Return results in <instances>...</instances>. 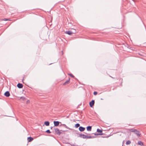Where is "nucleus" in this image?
I'll list each match as a JSON object with an SVG mask.
<instances>
[{
  "label": "nucleus",
  "instance_id": "1",
  "mask_svg": "<svg viewBox=\"0 0 146 146\" xmlns=\"http://www.w3.org/2000/svg\"><path fill=\"white\" fill-rule=\"evenodd\" d=\"M129 130L131 132L134 133L137 137H140L141 136V134L139 131L137 129L131 128L129 129Z\"/></svg>",
  "mask_w": 146,
  "mask_h": 146
},
{
  "label": "nucleus",
  "instance_id": "2",
  "mask_svg": "<svg viewBox=\"0 0 146 146\" xmlns=\"http://www.w3.org/2000/svg\"><path fill=\"white\" fill-rule=\"evenodd\" d=\"M54 129L55 133V134H57L58 135H60L61 134H62L63 133L62 132H61V131H62V132L66 131H62V130H60V131L59 129L58 128H54Z\"/></svg>",
  "mask_w": 146,
  "mask_h": 146
},
{
  "label": "nucleus",
  "instance_id": "3",
  "mask_svg": "<svg viewBox=\"0 0 146 146\" xmlns=\"http://www.w3.org/2000/svg\"><path fill=\"white\" fill-rule=\"evenodd\" d=\"M103 130L102 129H98L97 130V132L100 133H94V135H102L104 134L103 133H102Z\"/></svg>",
  "mask_w": 146,
  "mask_h": 146
},
{
  "label": "nucleus",
  "instance_id": "4",
  "mask_svg": "<svg viewBox=\"0 0 146 146\" xmlns=\"http://www.w3.org/2000/svg\"><path fill=\"white\" fill-rule=\"evenodd\" d=\"M95 103L94 100H92V101L90 102L89 103V105L91 107H92L94 105Z\"/></svg>",
  "mask_w": 146,
  "mask_h": 146
},
{
  "label": "nucleus",
  "instance_id": "5",
  "mask_svg": "<svg viewBox=\"0 0 146 146\" xmlns=\"http://www.w3.org/2000/svg\"><path fill=\"white\" fill-rule=\"evenodd\" d=\"M54 126H58L59 124L60 123H61V122H59L58 121H54L53 122Z\"/></svg>",
  "mask_w": 146,
  "mask_h": 146
},
{
  "label": "nucleus",
  "instance_id": "6",
  "mask_svg": "<svg viewBox=\"0 0 146 146\" xmlns=\"http://www.w3.org/2000/svg\"><path fill=\"white\" fill-rule=\"evenodd\" d=\"M70 78H69L68 80H67L65 82H64L63 84V85L64 86H65L68 84L70 82Z\"/></svg>",
  "mask_w": 146,
  "mask_h": 146
},
{
  "label": "nucleus",
  "instance_id": "7",
  "mask_svg": "<svg viewBox=\"0 0 146 146\" xmlns=\"http://www.w3.org/2000/svg\"><path fill=\"white\" fill-rule=\"evenodd\" d=\"M4 95L5 96L7 97H9L10 96V94L9 92L7 91L5 93Z\"/></svg>",
  "mask_w": 146,
  "mask_h": 146
},
{
  "label": "nucleus",
  "instance_id": "8",
  "mask_svg": "<svg viewBox=\"0 0 146 146\" xmlns=\"http://www.w3.org/2000/svg\"><path fill=\"white\" fill-rule=\"evenodd\" d=\"M17 87L19 88H21L23 87V86L22 84L19 83L17 86Z\"/></svg>",
  "mask_w": 146,
  "mask_h": 146
},
{
  "label": "nucleus",
  "instance_id": "9",
  "mask_svg": "<svg viewBox=\"0 0 146 146\" xmlns=\"http://www.w3.org/2000/svg\"><path fill=\"white\" fill-rule=\"evenodd\" d=\"M79 129L80 131H83L85 130V128L82 127L80 126L79 128Z\"/></svg>",
  "mask_w": 146,
  "mask_h": 146
},
{
  "label": "nucleus",
  "instance_id": "10",
  "mask_svg": "<svg viewBox=\"0 0 146 146\" xmlns=\"http://www.w3.org/2000/svg\"><path fill=\"white\" fill-rule=\"evenodd\" d=\"M72 31H71V30L66 31L65 32L66 34H68L70 35H71L72 34Z\"/></svg>",
  "mask_w": 146,
  "mask_h": 146
},
{
  "label": "nucleus",
  "instance_id": "11",
  "mask_svg": "<svg viewBox=\"0 0 146 146\" xmlns=\"http://www.w3.org/2000/svg\"><path fill=\"white\" fill-rule=\"evenodd\" d=\"M33 140V138L31 137H30L27 138V140L29 142H31Z\"/></svg>",
  "mask_w": 146,
  "mask_h": 146
},
{
  "label": "nucleus",
  "instance_id": "12",
  "mask_svg": "<svg viewBox=\"0 0 146 146\" xmlns=\"http://www.w3.org/2000/svg\"><path fill=\"white\" fill-rule=\"evenodd\" d=\"M86 129L88 131H91L92 129V126H88L86 127Z\"/></svg>",
  "mask_w": 146,
  "mask_h": 146
},
{
  "label": "nucleus",
  "instance_id": "13",
  "mask_svg": "<svg viewBox=\"0 0 146 146\" xmlns=\"http://www.w3.org/2000/svg\"><path fill=\"white\" fill-rule=\"evenodd\" d=\"M72 30H71V31H72V34H75L77 33V31L75 29H71Z\"/></svg>",
  "mask_w": 146,
  "mask_h": 146
},
{
  "label": "nucleus",
  "instance_id": "14",
  "mask_svg": "<svg viewBox=\"0 0 146 146\" xmlns=\"http://www.w3.org/2000/svg\"><path fill=\"white\" fill-rule=\"evenodd\" d=\"M63 126L64 127H65L67 129H70L68 127H67L65 124H61L60 125V126Z\"/></svg>",
  "mask_w": 146,
  "mask_h": 146
},
{
  "label": "nucleus",
  "instance_id": "15",
  "mask_svg": "<svg viewBox=\"0 0 146 146\" xmlns=\"http://www.w3.org/2000/svg\"><path fill=\"white\" fill-rule=\"evenodd\" d=\"M44 124L48 126L49 125L50 123L48 121H46L44 122Z\"/></svg>",
  "mask_w": 146,
  "mask_h": 146
},
{
  "label": "nucleus",
  "instance_id": "16",
  "mask_svg": "<svg viewBox=\"0 0 146 146\" xmlns=\"http://www.w3.org/2000/svg\"><path fill=\"white\" fill-rule=\"evenodd\" d=\"M138 144L139 145H143V143L141 141H138Z\"/></svg>",
  "mask_w": 146,
  "mask_h": 146
},
{
  "label": "nucleus",
  "instance_id": "17",
  "mask_svg": "<svg viewBox=\"0 0 146 146\" xmlns=\"http://www.w3.org/2000/svg\"><path fill=\"white\" fill-rule=\"evenodd\" d=\"M110 135H105L103 136H102V137H103V138H105V137H106V138H108V137H109L110 136Z\"/></svg>",
  "mask_w": 146,
  "mask_h": 146
},
{
  "label": "nucleus",
  "instance_id": "18",
  "mask_svg": "<svg viewBox=\"0 0 146 146\" xmlns=\"http://www.w3.org/2000/svg\"><path fill=\"white\" fill-rule=\"evenodd\" d=\"M131 143V141L129 140H128L126 142V144L127 145H128L130 144Z\"/></svg>",
  "mask_w": 146,
  "mask_h": 146
},
{
  "label": "nucleus",
  "instance_id": "19",
  "mask_svg": "<svg viewBox=\"0 0 146 146\" xmlns=\"http://www.w3.org/2000/svg\"><path fill=\"white\" fill-rule=\"evenodd\" d=\"M80 126V125L78 123H77L75 125V127L76 128H78V127H79Z\"/></svg>",
  "mask_w": 146,
  "mask_h": 146
},
{
  "label": "nucleus",
  "instance_id": "20",
  "mask_svg": "<svg viewBox=\"0 0 146 146\" xmlns=\"http://www.w3.org/2000/svg\"><path fill=\"white\" fill-rule=\"evenodd\" d=\"M20 98L23 100H26V98L25 97L23 96L21 97Z\"/></svg>",
  "mask_w": 146,
  "mask_h": 146
},
{
  "label": "nucleus",
  "instance_id": "21",
  "mask_svg": "<svg viewBox=\"0 0 146 146\" xmlns=\"http://www.w3.org/2000/svg\"><path fill=\"white\" fill-rule=\"evenodd\" d=\"M68 75L72 78H74V76L72 74H68Z\"/></svg>",
  "mask_w": 146,
  "mask_h": 146
},
{
  "label": "nucleus",
  "instance_id": "22",
  "mask_svg": "<svg viewBox=\"0 0 146 146\" xmlns=\"http://www.w3.org/2000/svg\"><path fill=\"white\" fill-rule=\"evenodd\" d=\"M45 132H46L48 133H51V132L50 131V130L49 129H48Z\"/></svg>",
  "mask_w": 146,
  "mask_h": 146
},
{
  "label": "nucleus",
  "instance_id": "23",
  "mask_svg": "<svg viewBox=\"0 0 146 146\" xmlns=\"http://www.w3.org/2000/svg\"><path fill=\"white\" fill-rule=\"evenodd\" d=\"M86 138L88 139H90V136H88V135H86Z\"/></svg>",
  "mask_w": 146,
  "mask_h": 146
},
{
  "label": "nucleus",
  "instance_id": "24",
  "mask_svg": "<svg viewBox=\"0 0 146 146\" xmlns=\"http://www.w3.org/2000/svg\"><path fill=\"white\" fill-rule=\"evenodd\" d=\"M86 135H85L83 134V136H82V138L83 139H86Z\"/></svg>",
  "mask_w": 146,
  "mask_h": 146
},
{
  "label": "nucleus",
  "instance_id": "25",
  "mask_svg": "<svg viewBox=\"0 0 146 146\" xmlns=\"http://www.w3.org/2000/svg\"><path fill=\"white\" fill-rule=\"evenodd\" d=\"M83 134H80L79 135V136L81 137L82 138V136H83Z\"/></svg>",
  "mask_w": 146,
  "mask_h": 146
},
{
  "label": "nucleus",
  "instance_id": "26",
  "mask_svg": "<svg viewBox=\"0 0 146 146\" xmlns=\"http://www.w3.org/2000/svg\"><path fill=\"white\" fill-rule=\"evenodd\" d=\"M3 20V21H7L10 20H9V19H6V18H4Z\"/></svg>",
  "mask_w": 146,
  "mask_h": 146
},
{
  "label": "nucleus",
  "instance_id": "27",
  "mask_svg": "<svg viewBox=\"0 0 146 146\" xmlns=\"http://www.w3.org/2000/svg\"><path fill=\"white\" fill-rule=\"evenodd\" d=\"M97 93H97V92H94V93H93V94H94V95H96L97 94Z\"/></svg>",
  "mask_w": 146,
  "mask_h": 146
},
{
  "label": "nucleus",
  "instance_id": "28",
  "mask_svg": "<svg viewBox=\"0 0 146 146\" xmlns=\"http://www.w3.org/2000/svg\"><path fill=\"white\" fill-rule=\"evenodd\" d=\"M90 136V138H93L95 137L93 136Z\"/></svg>",
  "mask_w": 146,
  "mask_h": 146
},
{
  "label": "nucleus",
  "instance_id": "29",
  "mask_svg": "<svg viewBox=\"0 0 146 146\" xmlns=\"http://www.w3.org/2000/svg\"><path fill=\"white\" fill-rule=\"evenodd\" d=\"M30 102V101L28 100H27V104H28V103H29Z\"/></svg>",
  "mask_w": 146,
  "mask_h": 146
},
{
  "label": "nucleus",
  "instance_id": "30",
  "mask_svg": "<svg viewBox=\"0 0 146 146\" xmlns=\"http://www.w3.org/2000/svg\"><path fill=\"white\" fill-rule=\"evenodd\" d=\"M52 128H53V127H50V129H52Z\"/></svg>",
  "mask_w": 146,
  "mask_h": 146
},
{
  "label": "nucleus",
  "instance_id": "31",
  "mask_svg": "<svg viewBox=\"0 0 146 146\" xmlns=\"http://www.w3.org/2000/svg\"><path fill=\"white\" fill-rule=\"evenodd\" d=\"M110 77H111V78H114L113 77H111V76H110Z\"/></svg>",
  "mask_w": 146,
  "mask_h": 146
},
{
  "label": "nucleus",
  "instance_id": "32",
  "mask_svg": "<svg viewBox=\"0 0 146 146\" xmlns=\"http://www.w3.org/2000/svg\"><path fill=\"white\" fill-rule=\"evenodd\" d=\"M62 54H63V52L62 51Z\"/></svg>",
  "mask_w": 146,
  "mask_h": 146
},
{
  "label": "nucleus",
  "instance_id": "33",
  "mask_svg": "<svg viewBox=\"0 0 146 146\" xmlns=\"http://www.w3.org/2000/svg\"><path fill=\"white\" fill-rule=\"evenodd\" d=\"M123 80H122V79H121V81H122Z\"/></svg>",
  "mask_w": 146,
  "mask_h": 146
},
{
  "label": "nucleus",
  "instance_id": "34",
  "mask_svg": "<svg viewBox=\"0 0 146 146\" xmlns=\"http://www.w3.org/2000/svg\"><path fill=\"white\" fill-rule=\"evenodd\" d=\"M62 132L63 133V134H64H64H65V133H64V132H62Z\"/></svg>",
  "mask_w": 146,
  "mask_h": 146
},
{
  "label": "nucleus",
  "instance_id": "35",
  "mask_svg": "<svg viewBox=\"0 0 146 146\" xmlns=\"http://www.w3.org/2000/svg\"><path fill=\"white\" fill-rule=\"evenodd\" d=\"M78 146V145H77V146Z\"/></svg>",
  "mask_w": 146,
  "mask_h": 146
}]
</instances>
